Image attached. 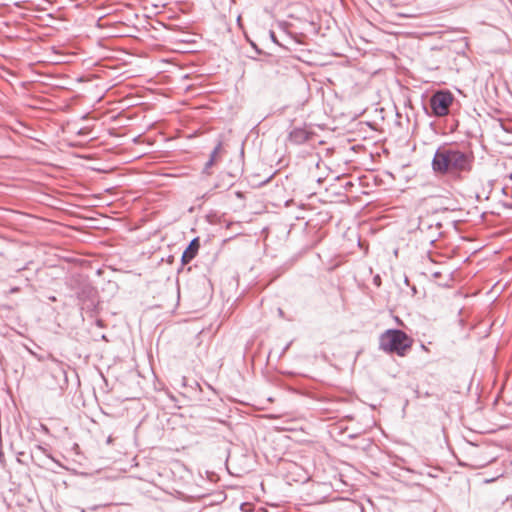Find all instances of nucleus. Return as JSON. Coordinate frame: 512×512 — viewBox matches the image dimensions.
<instances>
[{"label": "nucleus", "instance_id": "1", "mask_svg": "<svg viewBox=\"0 0 512 512\" xmlns=\"http://www.w3.org/2000/svg\"><path fill=\"white\" fill-rule=\"evenodd\" d=\"M474 156L454 145L444 144L437 148L432 159V169L438 175L460 176L472 170Z\"/></svg>", "mask_w": 512, "mask_h": 512}, {"label": "nucleus", "instance_id": "2", "mask_svg": "<svg viewBox=\"0 0 512 512\" xmlns=\"http://www.w3.org/2000/svg\"><path fill=\"white\" fill-rule=\"evenodd\" d=\"M412 344V338L398 329H388L379 337V348L382 351L390 354L394 353L400 357H404L408 353Z\"/></svg>", "mask_w": 512, "mask_h": 512}, {"label": "nucleus", "instance_id": "3", "mask_svg": "<svg viewBox=\"0 0 512 512\" xmlns=\"http://www.w3.org/2000/svg\"><path fill=\"white\" fill-rule=\"evenodd\" d=\"M454 101L453 94L446 90L435 92L430 99L432 112L437 117H444L449 114L450 106Z\"/></svg>", "mask_w": 512, "mask_h": 512}, {"label": "nucleus", "instance_id": "4", "mask_svg": "<svg viewBox=\"0 0 512 512\" xmlns=\"http://www.w3.org/2000/svg\"><path fill=\"white\" fill-rule=\"evenodd\" d=\"M200 244L198 238H194L185 251L182 254V262L183 264L189 263L192 259L195 258L197 252L199 250Z\"/></svg>", "mask_w": 512, "mask_h": 512}, {"label": "nucleus", "instance_id": "5", "mask_svg": "<svg viewBox=\"0 0 512 512\" xmlns=\"http://www.w3.org/2000/svg\"><path fill=\"white\" fill-rule=\"evenodd\" d=\"M220 150H221V143H219L215 148L214 150L212 151L211 155H210V159H213L214 161H216V158L218 156V154L220 153Z\"/></svg>", "mask_w": 512, "mask_h": 512}, {"label": "nucleus", "instance_id": "6", "mask_svg": "<svg viewBox=\"0 0 512 512\" xmlns=\"http://www.w3.org/2000/svg\"><path fill=\"white\" fill-rule=\"evenodd\" d=\"M214 163H215V161L213 159H209L207 161V163L205 164L204 172L207 174H210L209 169L213 166Z\"/></svg>", "mask_w": 512, "mask_h": 512}, {"label": "nucleus", "instance_id": "7", "mask_svg": "<svg viewBox=\"0 0 512 512\" xmlns=\"http://www.w3.org/2000/svg\"><path fill=\"white\" fill-rule=\"evenodd\" d=\"M270 36H271V39L273 40V42L277 43V40H276V37H275V34L273 31L270 32Z\"/></svg>", "mask_w": 512, "mask_h": 512}, {"label": "nucleus", "instance_id": "8", "mask_svg": "<svg viewBox=\"0 0 512 512\" xmlns=\"http://www.w3.org/2000/svg\"><path fill=\"white\" fill-rule=\"evenodd\" d=\"M106 442H107V444H111V443L113 442L112 437H111V436H109V437L107 438V441H106Z\"/></svg>", "mask_w": 512, "mask_h": 512}]
</instances>
